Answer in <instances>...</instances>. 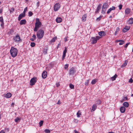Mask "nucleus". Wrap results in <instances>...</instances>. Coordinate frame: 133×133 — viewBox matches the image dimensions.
Instances as JSON below:
<instances>
[{
	"mask_svg": "<svg viewBox=\"0 0 133 133\" xmlns=\"http://www.w3.org/2000/svg\"><path fill=\"white\" fill-rule=\"evenodd\" d=\"M35 45V44L34 42H31L30 43V45L32 47H34Z\"/></svg>",
	"mask_w": 133,
	"mask_h": 133,
	"instance_id": "nucleus-40",
	"label": "nucleus"
},
{
	"mask_svg": "<svg viewBox=\"0 0 133 133\" xmlns=\"http://www.w3.org/2000/svg\"><path fill=\"white\" fill-rule=\"evenodd\" d=\"M130 28V27L129 26H126L123 30L122 31L124 32H126L129 30Z\"/></svg>",
	"mask_w": 133,
	"mask_h": 133,
	"instance_id": "nucleus-15",
	"label": "nucleus"
},
{
	"mask_svg": "<svg viewBox=\"0 0 133 133\" xmlns=\"http://www.w3.org/2000/svg\"><path fill=\"white\" fill-rule=\"evenodd\" d=\"M109 6L107 2H105L103 4L102 7L103 8L105 9L107 8Z\"/></svg>",
	"mask_w": 133,
	"mask_h": 133,
	"instance_id": "nucleus-11",
	"label": "nucleus"
},
{
	"mask_svg": "<svg viewBox=\"0 0 133 133\" xmlns=\"http://www.w3.org/2000/svg\"><path fill=\"white\" fill-rule=\"evenodd\" d=\"M37 78L36 77H34L31 78L30 81V85H32L35 84L37 81Z\"/></svg>",
	"mask_w": 133,
	"mask_h": 133,
	"instance_id": "nucleus-5",
	"label": "nucleus"
},
{
	"mask_svg": "<svg viewBox=\"0 0 133 133\" xmlns=\"http://www.w3.org/2000/svg\"><path fill=\"white\" fill-rule=\"evenodd\" d=\"M98 34L100 36H104L106 35V33L104 31H100L98 32Z\"/></svg>",
	"mask_w": 133,
	"mask_h": 133,
	"instance_id": "nucleus-12",
	"label": "nucleus"
},
{
	"mask_svg": "<svg viewBox=\"0 0 133 133\" xmlns=\"http://www.w3.org/2000/svg\"><path fill=\"white\" fill-rule=\"evenodd\" d=\"M27 9H28V8L27 7H26L25 9H24V11H23V14H25V12H26V11H27Z\"/></svg>",
	"mask_w": 133,
	"mask_h": 133,
	"instance_id": "nucleus-45",
	"label": "nucleus"
},
{
	"mask_svg": "<svg viewBox=\"0 0 133 133\" xmlns=\"http://www.w3.org/2000/svg\"><path fill=\"white\" fill-rule=\"evenodd\" d=\"M128 23L129 24H131L133 23V18H130L128 21Z\"/></svg>",
	"mask_w": 133,
	"mask_h": 133,
	"instance_id": "nucleus-25",
	"label": "nucleus"
},
{
	"mask_svg": "<svg viewBox=\"0 0 133 133\" xmlns=\"http://www.w3.org/2000/svg\"><path fill=\"white\" fill-rule=\"evenodd\" d=\"M60 5L58 3H56L54 7V10L55 11H57L60 7Z\"/></svg>",
	"mask_w": 133,
	"mask_h": 133,
	"instance_id": "nucleus-7",
	"label": "nucleus"
},
{
	"mask_svg": "<svg viewBox=\"0 0 133 133\" xmlns=\"http://www.w3.org/2000/svg\"><path fill=\"white\" fill-rule=\"evenodd\" d=\"M130 12V10L129 9H126L125 11V12L126 14H128Z\"/></svg>",
	"mask_w": 133,
	"mask_h": 133,
	"instance_id": "nucleus-32",
	"label": "nucleus"
},
{
	"mask_svg": "<svg viewBox=\"0 0 133 133\" xmlns=\"http://www.w3.org/2000/svg\"><path fill=\"white\" fill-rule=\"evenodd\" d=\"M101 101L100 100L98 99L96 102V104H101Z\"/></svg>",
	"mask_w": 133,
	"mask_h": 133,
	"instance_id": "nucleus-42",
	"label": "nucleus"
},
{
	"mask_svg": "<svg viewBox=\"0 0 133 133\" xmlns=\"http://www.w3.org/2000/svg\"><path fill=\"white\" fill-rule=\"evenodd\" d=\"M0 22H4L3 19L2 17H0Z\"/></svg>",
	"mask_w": 133,
	"mask_h": 133,
	"instance_id": "nucleus-49",
	"label": "nucleus"
},
{
	"mask_svg": "<svg viewBox=\"0 0 133 133\" xmlns=\"http://www.w3.org/2000/svg\"><path fill=\"white\" fill-rule=\"evenodd\" d=\"M33 13L31 11H30L29 12V16H31L33 15Z\"/></svg>",
	"mask_w": 133,
	"mask_h": 133,
	"instance_id": "nucleus-46",
	"label": "nucleus"
},
{
	"mask_svg": "<svg viewBox=\"0 0 133 133\" xmlns=\"http://www.w3.org/2000/svg\"><path fill=\"white\" fill-rule=\"evenodd\" d=\"M44 132L46 133H50V131L49 129H46L45 130Z\"/></svg>",
	"mask_w": 133,
	"mask_h": 133,
	"instance_id": "nucleus-38",
	"label": "nucleus"
},
{
	"mask_svg": "<svg viewBox=\"0 0 133 133\" xmlns=\"http://www.w3.org/2000/svg\"><path fill=\"white\" fill-rule=\"evenodd\" d=\"M105 9L103 8L102 7V13L103 14H104L105 13Z\"/></svg>",
	"mask_w": 133,
	"mask_h": 133,
	"instance_id": "nucleus-35",
	"label": "nucleus"
},
{
	"mask_svg": "<svg viewBox=\"0 0 133 133\" xmlns=\"http://www.w3.org/2000/svg\"><path fill=\"white\" fill-rule=\"evenodd\" d=\"M4 22H1V26H2V27H3V25H4Z\"/></svg>",
	"mask_w": 133,
	"mask_h": 133,
	"instance_id": "nucleus-54",
	"label": "nucleus"
},
{
	"mask_svg": "<svg viewBox=\"0 0 133 133\" xmlns=\"http://www.w3.org/2000/svg\"><path fill=\"white\" fill-rule=\"evenodd\" d=\"M25 16V15L23 13H21L19 15L18 17V20L19 21L22 19V17H23Z\"/></svg>",
	"mask_w": 133,
	"mask_h": 133,
	"instance_id": "nucleus-14",
	"label": "nucleus"
},
{
	"mask_svg": "<svg viewBox=\"0 0 133 133\" xmlns=\"http://www.w3.org/2000/svg\"><path fill=\"white\" fill-rule=\"evenodd\" d=\"M116 9V7L114 6H112L111 8H109L108 10L107 13V14H109V13L112 10H114Z\"/></svg>",
	"mask_w": 133,
	"mask_h": 133,
	"instance_id": "nucleus-10",
	"label": "nucleus"
},
{
	"mask_svg": "<svg viewBox=\"0 0 133 133\" xmlns=\"http://www.w3.org/2000/svg\"><path fill=\"white\" fill-rule=\"evenodd\" d=\"M56 84H57V87H59V86L60 85L59 84V83H58V84L57 83Z\"/></svg>",
	"mask_w": 133,
	"mask_h": 133,
	"instance_id": "nucleus-60",
	"label": "nucleus"
},
{
	"mask_svg": "<svg viewBox=\"0 0 133 133\" xmlns=\"http://www.w3.org/2000/svg\"><path fill=\"white\" fill-rule=\"evenodd\" d=\"M43 122V121H41L40 122H39V124L40 127L42 125Z\"/></svg>",
	"mask_w": 133,
	"mask_h": 133,
	"instance_id": "nucleus-44",
	"label": "nucleus"
},
{
	"mask_svg": "<svg viewBox=\"0 0 133 133\" xmlns=\"http://www.w3.org/2000/svg\"><path fill=\"white\" fill-rule=\"evenodd\" d=\"M76 69L73 67L71 68L69 70V75H74L76 72Z\"/></svg>",
	"mask_w": 133,
	"mask_h": 133,
	"instance_id": "nucleus-4",
	"label": "nucleus"
},
{
	"mask_svg": "<svg viewBox=\"0 0 133 133\" xmlns=\"http://www.w3.org/2000/svg\"><path fill=\"white\" fill-rule=\"evenodd\" d=\"M26 23V21L25 19H22L21 21L19 23L21 25L23 24H25Z\"/></svg>",
	"mask_w": 133,
	"mask_h": 133,
	"instance_id": "nucleus-18",
	"label": "nucleus"
},
{
	"mask_svg": "<svg viewBox=\"0 0 133 133\" xmlns=\"http://www.w3.org/2000/svg\"><path fill=\"white\" fill-rule=\"evenodd\" d=\"M21 120L20 118H19L18 117H17L15 119L14 121L15 122H20Z\"/></svg>",
	"mask_w": 133,
	"mask_h": 133,
	"instance_id": "nucleus-26",
	"label": "nucleus"
},
{
	"mask_svg": "<svg viewBox=\"0 0 133 133\" xmlns=\"http://www.w3.org/2000/svg\"><path fill=\"white\" fill-rule=\"evenodd\" d=\"M102 17V16H100L99 17L97 18L96 21H99L100 20L101 18Z\"/></svg>",
	"mask_w": 133,
	"mask_h": 133,
	"instance_id": "nucleus-43",
	"label": "nucleus"
},
{
	"mask_svg": "<svg viewBox=\"0 0 133 133\" xmlns=\"http://www.w3.org/2000/svg\"><path fill=\"white\" fill-rule=\"evenodd\" d=\"M0 133H5L3 130H2L0 131Z\"/></svg>",
	"mask_w": 133,
	"mask_h": 133,
	"instance_id": "nucleus-57",
	"label": "nucleus"
},
{
	"mask_svg": "<svg viewBox=\"0 0 133 133\" xmlns=\"http://www.w3.org/2000/svg\"><path fill=\"white\" fill-rule=\"evenodd\" d=\"M87 15L85 14L83 15L82 18V21L83 22H85L86 20Z\"/></svg>",
	"mask_w": 133,
	"mask_h": 133,
	"instance_id": "nucleus-20",
	"label": "nucleus"
},
{
	"mask_svg": "<svg viewBox=\"0 0 133 133\" xmlns=\"http://www.w3.org/2000/svg\"><path fill=\"white\" fill-rule=\"evenodd\" d=\"M127 62H128L127 60L125 61L124 63L121 65V67L123 68L126 66L127 64Z\"/></svg>",
	"mask_w": 133,
	"mask_h": 133,
	"instance_id": "nucleus-29",
	"label": "nucleus"
},
{
	"mask_svg": "<svg viewBox=\"0 0 133 133\" xmlns=\"http://www.w3.org/2000/svg\"><path fill=\"white\" fill-rule=\"evenodd\" d=\"M97 105L96 104L93 105L92 107V110L93 111H95L96 109Z\"/></svg>",
	"mask_w": 133,
	"mask_h": 133,
	"instance_id": "nucleus-31",
	"label": "nucleus"
},
{
	"mask_svg": "<svg viewBox=\"0 0 133 133\" xmlns=\"http://www.w3.org/2000/svg\"><path fill=\"white\" fill-rule=\"evenodd\" d=\"M44 35V31L42 29L39 30L37 33V37L39 39L42 38L43 37Z\"/></svg>",
	"mask_w": 133,
	"mask_h": 133,
	"instance_id": "nucleus-2",
	"label": "nucleus"
},
{
	"mask_svg": "<svg viewBox=\"0 0 133 133\" xmlns=\"http://www.w3.org/2000/svg\"><path fill=\"white\" fill-rule=\"evenodd\" d=\"M74 131L75 133H80L79 132H78L76 130H75Z\"/></svg>",
	"mask_w": 133,
	"mask_h": 133,
	"instance_id": "nucleus-62",
	"label": "nucleus"
},
{
	"mask_svg": "<svg viewBox=\"0 0 133 133\" xmlns=\"http://www.w3.org/2000/svg\"><path fill=\"white\" fill-rule=\"evenodd\" d=\"M125 110V108L123 106L121 107L120 108V111L122 113H124Z\"/></svg>",
	"mask_w": 133,
	"mask_h": 133,
	"instance_id": "nucleus-16",
	"label": "nucleus"
},
{
	"mask_svg": "<svg viewBox=\"0 0 133 133\" xmlns=\"http://www.w3.org/2000/svg\"><path fill=\"white\" fill-rule=\"evenodd\" d=\"M57 38V37H54L51 41V42H54L56 40Z\"/></svg>",
	"mask_w": 133,
	"mask_h": 133,
	"instance_id": "nucleus-34",
	"label": "nucleus"
},
{
	"mask_svg": "<svg viewBox=\"0 0 133 133\" xmlns=\"http://www.w3.org/2000/svg\"><path fill=\"white\" fill-rule=\"evenodd\" d=\"M117 31H116L115 32V35H116L117 34Z\"/></svg>",
	"mask_w": 133,
	"mask_h": 133,
	"instance_id": "nucleus-58",
	"label": "nucleus"
},
{
	"mask_svg": "<svg viewBox=\"0 0 133 133\" xmlns=\"http://www.w3.org/2000/svg\"><path fill=\"white\" fill-rule=\"evenodd\" d=\"M47 75L46 72L45 71H44L42 75V78H45L46 77Z\"/></svg>",
	"mask_w": 133,
	"mask_h": 133,
	"instance_id": "nucleus-13",
	"label": "nucleus"
},
{
	"mask_svg": "<svg viewBox=\"0 0 133 133\" xmlns=\"http://www.w3.org/2000/svg\"><path fill=\"white\" fill-rule=\"evenodd\" d=\"M117 76V75L116 74H115L113 76L111 77V78L112 81H114L115 80Z\"/></svg>",
	"mask_w": 133,
	"mask_h": 133,
	"instance_id": "nucleus-28",
	"label": "nucleus"
},
{
	"mask_svg": "<svg viewBox=\"0 0 133 133\" xmlns=\"http://www.w3.org/2000/svg\"><path fill=\"white\" fill-rule=\"evenodd\" d=\"M101 8V5H99L97 7L96 9V11H95L96 13H98L99 12V10H100Z\"/></svg>",
	"mask_w": 133,
	"mask_h": 133,
	"instance_id": "nucleus-17",
	"label": "nucleus"
},
{
	"mask_svg": "<svg viewBox=\"0 0 133 133\" xmlns=\"http://www.w3.org/2000/svg\"><path fill=\"white\" fill-rule=\"evenodd\" d=\"M122 4H120L119 6V9L121 10L122 9Z\"/></svg>",
	"mask_w": 133,
	"mask_h": 133,
	"instance_id": "nucleus-51",
	"label": "nucleus"
},
{
	"mask_svg": "<svg viewBox=\"0 0 133 133\" xmlns=\"http://www.w3.org/2000/svg\"><path fill=\"white\" fill-rule=\"evenodd\" d=\"M2 11H3L2 9H0V14L2 13Z\"/></svg>",
	"mask_w": 133,
	"mask_h": 133,
	"instance_id": "nucleus-61",
	"label": "nucleus"
},
{
	"mask_svg": "<svg viewBox=\"0 0 133 133\" xmlns=\"http://www.w3.org/2000/svg\"><path fill=\"white\" fill-rule=\"evenodd\" d=\"M132 81H133V80H132V78H131L129 80V82H130V83H132Z\"/></svg>",
	"mask_w": 133,
	"mask_h": 133,
	"instance_id": "nucleus-55",
	"label": "nucleus"
},
{
	"mask_svg": "<svg viewBox=\"0 0 133 133\" xmlns=\"http://www.w3.org/2000/svg\"><path fill=\"white\" fill-rule=\"evenodd\" d=\"M97 81V80L96 79H93L91 82V84H94L96 83Z\"/></svg>",
	"mask_w": 133,
	"mask_h": 133,
	"instance_id": "nucleus-33",
	"label": "nucleus"
},
{
	"mask_svg": "<svg viewBox=\"0 0 133 133\" xmlns=\"http://www.w3.org/2000/svg\"><path fill=\"white\" fill-rule=\"evenodd\" d=\"M67 38H68L67 37H66L64 39L65 42H66L68 41Z\"/></svg>",
	"mask_w": 133,
	"mask_h": 133,
	"instance_id": "nucleus-50",
	"label": "nucleus"
},
{
	"mask_svg": "<svg viewBox=\"0 0 133 133\" xmlns=\"http://www.w3.org/2000/svg\"><path fill=\"white\" fill-rule=\"evenodd\" d=\"M14 32V30L13 29H11L10 30V31L8 32L7 34L8 35H12Z\"/></svg>",
	"mask_w": 133,
	"mask_h": 133,
	"instance_id": "nucleus-22",
	"label": "nucleus"
},
{
	"mask_svg": "<svg viewBox=\"0 0 133 133\" xmlns=\"http://www.w3.org/2000/svg\"><path fill=\"white\" fill-rule=\"evenodd\" d=\"M12 95V94L10 93H8L4 96L5 97L8 98L10 97Z\"/></svg>",
	"mask_w": 133,
	"mask_h": 133,
	"instance_id": "nucleus-19",
	"label": "nucleus"
},
{
	"mask_svg": "<svg viewBox=\"0 0 133 133\" xmlns=\"http://www.w3.org/2000/svg\"><path fill=\"white\" fill-rule=\"evenodd\" d=\"M56 21L57 22L59 23L62 21V19L61 18L58 17L56 18Z\"/></svg>",
	"mask_w": 133,
	"mask_h": 133,
	"instance_id": "nucleus-21",
	"label": "nucleus"
},
{
	"mask_svg": "<svg viewBox=\"0 0 133 133\" xmlns=\"http://www.w3.org/2000/svg\"><path fill=\"white\" fill-rule=\"evenodd\" d=\"M69 87L71 89H74V86L72 84H69Z\"/></svg>",
	"mask_w": 133,
	"mask_h": 133,
	"instance_id": "nucleus-36",
	"label": "nucleus"
},
{
	"mask_svg": "<svg viewBox=\"0 0 133 133\" xmlns=\"http://www.w3.org/2000/svg\"><path fill=\"white\" fill-rule=\"evenodd\" d=\"M81 115V112L80 111H78L77 112V117H80V115Z\"/></svg>",
	"mask_w": 133,
	"mask_h": 133,
	"instance_id": "nucleus-30",
	"label": "nucleus"
},
{
	"mask_svg": "<svg viewBox=\"0 0 133 133\" xmlns=\"http://www.w3.org/2000/svg\"><path fill=\"white\" fill-rule=\"evenodd\" d=\"M36 5L37 6V7H38L39 5V2H38L36 4Z\"/></svg>",
	"mask_w": 133,
	"mask_h": 133,
	"instance_id": "nucleus-52",
	"label": "nucleus"
},
{
	"mask_svg": "<svg viewBox=\"0 0 133 133\" xmlns=\"http://www.w3.org/2000/svg\"><path fill=\"white\" fill-rule=\"evenodd\" d=\"M89 82V79L87 80L85 82V85L86 86L88 85Z\"/></svg>",
	"mask_w": 133,
	"mask_h": 133,
	"instance_id": "nucleus-37",
	"label": "nucleus"
},
{
	"mask_svg": "<svg viewBox=\"0 0 133 133\" xmlns=\"http://www.w3.org/2000/svg\"><path fill=\"white\" fill-rule=\"evenodd\" d=\"M41 23L40 22L39 19L37 18L36 19V22L35 23V26L39 28L41 25Z\"/></svg>",
	"mask_w": 133,
	"mask_h": 133,
	"instance_id": "nucleus-6",
	"label": "nucleus"
},
{
	"mask_svg": "<svg viewBox=\"0 0 133 133\" xmlns=\"http://www.w3.org/2000/svg\"><path fill=\"white\" fill-rule=\"evenodd\" d=\"M124 41L122 40L119 43V44L120 45H123L124 44Z\"/></svg>",
	"mask_w": 133,
	"mask_h": 133,
	"instance_id": "nucleus-41",
	"label": "nucleus"
},
{
	"mask_svg": "<svg viewBox=\"0 0 133 133\" xmlns=\"http://www.w3.org/2000/svg\"><path fill=\"white\" fill-rule=\"evenodd\" d=\"M128 99L127 97H124L120 101V102L121 103L127 100Z\"/></svg>",
	"mask_w": 133,
	"mask_h": 133,
	"instance_id": "nucleus-23",
	"label": "nucleus"
},
{
	"mask_svg": "<svg viewBox=\"0 0 133 133\" xmlns=\"http://www.w3.org/2000/svg\"><path fill=\"white\" fill-rule=\"evenodd\" d=\"M14 10V8L12 7L10 8V12H13V11Z\"/></svg>",
	"mask_w": 133,
	"mask_h": 133,
	"instance_id": "nucleus-39",
	"label": "nucleus"
},
{
	"mask_svg": "<svg viewBox=\"0 0 133 133\" xmlns=\"http://www.w3.org/2000/svg\"><path fill=\"white\" fill-rule=\"evenodd\" d=\"M67 49L66 47H65L64 48V50L63 51V55L62 56V61H63L65 57L66 56V54L67 52Z\"/></svg>",
	"mask_w": 133,
	"mask_h": 133,
	"instance_id": "nucleus-9",
	"label": "nucleus"
},
{
	"mask_svg": "<svg viewBox=\"0 0 133 133\" xmlns=\"http://www.w3.org/2000/svg\"><path fill=\"white\" fill-rule=\"evenodd\" d=\"M38 28L35 26V27L34 29V31H37Z\"/></svg>",
	"mask_w": 133,
	"mask_h": 133,
	"instance_id": "nucleus-48",
	"label": "nucleus"
},
{
	"mask_svg": "<svg viewBox=\"0 0 133 133\" xmlns=\"http://www.w3.org/2000/svg\"><path fill=\"white\" fill-rule=\"evenodd\" d=\"M108 133H114V132L111 131V132H109Z\"/></svg>",
	"mask_w": 133,
	"mask_h": 133,
	"instance_id": "nucleus-64",
	"label": "nucleus"
},
{
	"mask_svg": "<svg viewBox=\"0 0 133 133\" xmlns=\"http://www.w3.org/2000/svg\"><path fill=\"white\" fill-rule=\"evenodd\" d=\"M69 65L68 64H65L64 65V68L65 69H66L68 68Z\"/></svg>",
	"mask_w": 133,
	"mask_h": 133,
	"instance_id": "nucleus-47",
	"label": "nucleus"
},
{
	"mask_svg": "<svg viewBox=\"0 0 133 133\" xmlns=\"http://www.w3.org/2000/svg\"><path fill=\"white\" fill-rule=\"evenodd\" d=\"M57 104H61V103L60 102V101H59V100L58 102H57Z\"/></svg>",
	"mask_w": 133,
	"mask_h": 133,
	"instance_id": "nucleus-59",
	"label": "nucleus"
},
{
	"mask_svg": "<svg viewBox=\"0 0 133 133\" xmlns=\"http://www.w3.org/2000/svg\"><path fill=\"white\" fill-rule=\"evenodd\" d=\"M129 44V43H127L124 46V48H126L127 47L128 45Z\"/></svg>",
	"mask_w": 133,
	"mask_h": 133,
	"instance_id": "nucleus-53",
	"label": "nucleus"
},
{
	"mask_svg": "<svg viewBox=\"0 0 133 133\" xmlns=\"http://www.w3.org/2000/svg\"><path fill=\"white\" fill-rule=\"evenodd\" d=\"M123 105L125 108L128 107L129 104L128 102H125L123 103Z\"/></svg>",
	"mask_w": 133,
	"mask_h": 133,
	"instance_id": "nucleus-24",
	"label": "nucleus"
},
{
	"mask_svg": "<svg viewBox=\"0 0 133 133\" xmlns=\"http://www.w3.org/2000/svg\"><path fill=\"white\" fill-rule=\"evenodd\" d=\"M32 38H31L30 40L32 41H34V40L36 38V37L35 35H33L32 36Z\"/></svg>",
	"mask_w": 133,
	"mask_h": 133,
	"instance_id": "nucleus-27",
	"label": "nucleus"
},
{
	"mask_svg": "<svg viewBox=\"0 0 133 133\" xmlns=\"http://www.w3.org/2000/svg\"><path fill=\"white\" fill-rule=\"evenodd\" d=\"M15 105V103H12L11 104V105L12 106H13V107H14V106Z\"/></svg>",
	"mask_w": 133,
	"mask_h": 133,
	"instance_id": "nucleus-63",
	"label": "nucleus"
},
{
	"mask_svg": "<svg viewBox=\"0 0 133 133\" xmlns=\"http://www.w3.org/2000/svg\"><path fill=\"white\" fill-rule=\"evenodd\" d=\"M14 41L16 42L19 41L21 40L20 37L18 34H17L16 36L14 37Z\"/></svg>",
	"mask_w": 133,
	"mask_h": 133,
	"instance_id": "nucleus-8",
	"label": "nucleus"
},
{
	"mask_svg": "<svg viewBox=\"0 0 133 133\" xmlns=\"http://www.w3.org/2000/svg\"><path fill=\"white\" fill-rule=\"evenodd\" d=\"M10 53L12 57H15L17 55V50L16 48L12 47L10 50Z\"/></svg>",
	"mask_w": 133,
	"mask_h": 133,
	"instance_id": "nucleus-1",
	"label": "nucleus"
},
{
	"mask_svg": "<svg viewBox=\"0 0 133 133\" xmlns=\"http://www.w3.org/2000/svg\"><path fill=\"white\" fill-rule=\"evenodd\" d=\"M119 28L118 27H117L116 28V31H119Z\"/></svg>",
	"mask_w": 133,
	"mask_h": 133,
	"instance_id": "nucleus-56",
	"label": "nucleus"
},
{
	"mask_svg": "<svg viewBox=\"0 0 133 133\" xmlns=\"http://www.w3.org/2000/svg\"><path fill=\"white\" fill-rule=\"evenodd\" d=\"M101 37L99 36H97L96 38L92 37L91 38V43L92 44H94L96 43L98 40H99Z\"/></svg>",
	"mask_w": 133,
	"mask_h": 133,
	"instance_id": "nucleus-3",
	"label": "nucleus"
}]
</instances>
